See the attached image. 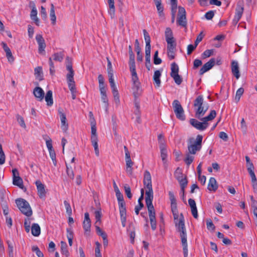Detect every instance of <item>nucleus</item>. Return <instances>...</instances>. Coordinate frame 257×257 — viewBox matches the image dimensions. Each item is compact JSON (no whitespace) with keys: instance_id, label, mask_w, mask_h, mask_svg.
<instances>
[{"instance_id":"obj_1","label":"nucleus","mask_w":257,"mask_h":257,"mask_svg":"<svg viewBox=\"0 0 257 257\" xmlns=\"http://www.w3.org/2000/svg\"><path fill=\"white\" fill-rule=\"evenodd\" d=\"M146 204L147 205L151 228L153 230L157 228L156 213L152 203L154 198L151 176L148 171H146Z\"/></svg>"},{"instance_id":"obj_2","label":"nucleus","mask_w":257,"mask_h":257,"mask_svg":"<svg viewBox=\"0 0 257 257\" xmlns=\"http://www.w3.org/2000/svg\"><path fill=\"white\" fill-rule=\"evenodd\" d=\"M176 227L177 231L180 233V235L183 246L184 257H187L188 245L187 241V233L185 226L184 216L182 214L179 222H176Z\"/></svg>"},{"instance_id":"obj_3","label":"nucleus","mask_w":257,"mask_h":257,"mask_svg":"<svg viewBox=\"0 0 257 257\" xmlns=\"http://www.w3.org/2000/svg\"><path fill=\"white\" fill-rule=\"evenodd\" d=\"M129 65L130 71L132 72V81L133 86L132 87L134 95L136 97L141 92L140 88V83L138 81V78L136 71V65L135 62V55H130Z\"/></svg>"},{"instance_id":"obj_4","label":"nucleus","mask_w":257,"mask_h":257,"mask_svg":"<svg viewBox=\"0 0 257 257\" xmlns=\"http://www.w3.org/2000/svg\"><path fill=\"white\" fill-rule=\"evenodd\" d=\"M194 106L195 110V117L200 118L203 116L208 109V104L204 103L203 96L199 95L196 97L194 101Z\"/></svg>"},{"instance_id":"obj_5","label":"nucleus","mask_w":257,"mask_h":257,"mask_svg":"<svg viewBox=\"0 0 257 257\" xmlns=\"http://www.w3.org/2000/svg\"><path fill=\"white\" fill-rule=\"evenodd\" d=\"M99 88L101 94V99L104 103V107L107 111L108 107V99L106 95V88L104 84V79L102 75L99 74L98 76Z\"/></svg>"},{"instance_id":"obj_6","label":"nucleus","mask_w":257,"mask_h":257,"mask_svg":"<svg viewBox=\"0 0 257 257\" xmlns=\"http://www.w3.org/2000/svg\"><path fill=\"white\" fill-rule=\"evenodd\" d=\"M15 202L17 207L23 214L27 217H30L32 215L33 211L28 201L23 198H18L16 200Z\"/></svg>"},{"instance_id":"obj_7","label":"nucleus","mask_w":257,"mask_h":257,"mask_svg":"<svg viewBox=\"0 0 257 257\" xmlns=\"http://www.w3.org/2000/svg\"><path fill=\"white\" fill-rule=\"evenodd\" d=\"M203 137L200 135L197 136L196 140L192 143L191 140L193 139H190V144L188 146V151L190 154L194 155L197 152L200 151L202 148V142Z\"/></svg>"},{"instance_id":"obj_8","label":"nucleus","mask_w":257,"mask_h":257,"mask_svg":"<svg viewBox=\"0 0 257 257\" xmlns=\"http://www.w3.org/2000/svg\"><path fill=\"white\" fill-rule=\"evenodd\" d=\"M158 141L159 145V148L161 153V157L163 162V164L165 168L167 166V158L168 156L167 146L165 143V140L162 135H159L158 136Z\"/></svg>"},{"instance_id":"obj_9","label":"nucleus","mask_w":257,"mask_h":257,"mask_svg":"<svg viewBox=\"0 0 257 257\" xmlns=\"http://www.w3.org/2000/svg\"><path fill=\"white\" fill-rule=\"evenodd\" d=\"M172 106L176 117L181 120H184L185 119L184 111L179 101L174 100L172 102Z\"/></svg>"},{"instance_id":"obj_10","label":"nucleus","mask_w":257,"mask_h":257,"mask_svg":"<svg viewBox=\"0 0 257 257\" xmlns=\"http://www.w3.org/2000/svg\"><path fill=\"white\" fill-rule=\"evenodd\" d=\"M244 11V1L239 0L236 5L235 14L233 20L234 24H237L242 17Z\"/></svg>"},{"instance_id":"obj_11","label":"nucleus","mask_w":257,"mask_h":257,"mask_svg":"<svg viewBox=\"0 0 257 257\" xmlns=\"http://www.w3.org/2000/svg\"><path fill=\"white\" fill-rule=\"evenodd\" d=\"M91 142L94 148L95 153L96 156H99V151L98 145V138L96 134V127L95 124L91 126Z\"/></svg>"},{"instance_id":"obj_12","label":"nucleus","mask_w":257,"mask_h":257,"mask_svg":"<svg viewBox=\"0 0 257 257\" xmlns=\"http://www.w3.org/2000/svg\"><path fill=\"white\" fill-rule=\"evenodd\" d=\"M178 15L177 19V23L178 25L183 27H186L187 26L186 13L184 8L182 7H178Z\"/></svg>"},{"instance_id":"obj_13","label":"nucleus","mask_w":257,"mask_h":257,"mask_svg":"<svg viewBox=\"0 0 257 257\" xmlns=\"http://www.w3.org/2000/svg\"><path fill=\"white\" fill-rule=\"evenodd\" d=\"M190 123L193 126L199 131H204L208 126V122L205 121L200 122L194 118L190 119Z\"/></svg>"},{"instance_id":"obj_14","label":"nucleus","mask_w":257,"mask_h":257,"mask_svg":"<svg viewBox=\"0 0 257 257\" xmlns=\"http://www.w3.org/2000/svg\"><path fill=\"white\" fill-rule=\"evenodd\" d=\"M215 63V59L214 58H211L210 60L204 64L201 67L199 71V74L203 75L204 73L211 69Z\"/></svg>"},{"instance_id":"obj_15","label":"nucleus","mask_w":257,"mask_h":257,"mask_svg":"<svg viewBox=\"0 0 257 257\" xmlns=\"http://www.w3.org/2000/svg\"><path fill=\"white\" fill-rule=\"evenodd\" d=\"M58 112L61 122V128L64 132H66L68 128V124L66 122V115L63 112V110L61 108L58 109Z\"/></svg>"},{"instance_id":"obj_16","label":"nucleus","mask_w":257,"mask_h":257,"mask_svg":"<svg viewBox=\"0 0 257 257\" xmlns=\"http://www.w3.org/2000/svg\"><path fill=\"white\" fill-rule=\"evenodd\" d=\"M38 190V194L40 198H43L46 196V191L45 185L40 180H37L35 182Z\"/></svg>"},{"instance_id":"obj_17","label":"nucleus","mask_w":257,"mask_h":257,"mask_svg":"<svg viewBox=\"0 0 257 257\" xmlns=\"http://www.w3.org/2000/svg\"><path fill=\"white\" fill-rule=\"evenodd\" d=\"M151 40L148 33L146 32V60L150 62L151 53Z\"/></svg>"},{"instance_id":"obj_18","label":"nucleus","mask_w":257,"mask_h":257,"mask_svg":"<svg viewBox=\"0 0 257 257\" xmlns=\"http://www.w3.org/2000/svg\"><path fill=\"white\" fill-rule=\"evenodd\" d=\"M231 72L234 77L238 79L240 77L239 65L237 61L233 60L231 64Z\"/></svg>"},{"instance_id":"obj_19","label":"nucleus","mask_w":257,"mask_h":257,"mask_svg":"<svg viewBox=\"0 0 257 257\" xmlns=\"http://www.w3.org/2000/svg\"><path fill=\"white\" fill-rule=\"evenodd\" d=\"M141 195L138 199V205L136 206L135 210V213L137 215L139 214L140 211L143 208L144 204L142 202V200L144 199V188H142L141 190Z\"/></svg>"},{"instance_id":"obj_20","label":"nucleus","mask_w":257,"mask_h":257,"mask_svg":"<svg viewBox=\"0 0 257 257\" xmlns=\"http://www.w3.org/2000/svg\"><path fill=\"white\" fill-rule=\"evenodd\" d=\"M153 1L154 2V3L156 7L159 16L160 18H164L165 17V14L164 13V7L162 4V1L161 0H153Z\"/></svg>"},{"instance_id":"obj_21","label":"nucleus","mask_w":257,"mask_h":257,"mask_svg":"<svg viewBox=\"0 0 257 257\" xmlns=\"http://www.w3.org/2000/svg\"><path fill=\"white\" fill-rule=\"evenodd\" d=\"M13 183L14 185L18 186L20 188L22 189L24 192H26L27 188L23 185V181L20 176L13 178Z\"/></svg>"},{"instance_id":"obj_22","label":"nucleus","mask_w":257,"mask_h":257,"mask_svg":"<svg viewBox=\"0 0 257 257\" xmlns=\"http://www.w3.org/2000/svg\"><path fill=\"white\" fill-rule=\"evenodd\" d=\"M171 210L175 220V223L176 224V222H178L181 217V216H179L178 215V212L177 207V202L171 203ZM181 214L183 215L182 213L180 214V215H181Z\"/></svg>"},{"instance_id":"obj_23","label":"nucleus","mask_w":257,"mask_h":257,"mask_svg":"<svg viewBox=\"0 0 257 257\" xmlns=\"http://www.w3.org/2000/svg\"><path fill=\"white\" fill-rule=\"evenodd\" d=\"M33 94L39 101L42 100L44 97V91L40 87H36L34 88L33 90Z\"/></svg>"},{"instance_id":"obj_24","label":"nucleus","mask_w":257,"mask_h":257,"mask_svg":"<svg viewBox=\"0 0 257 257\" xmlns=\"http://www.w3.org/2000/svg\"><path fill=\"white\" fill-rule=\"evenodd\" d=\"M161 72L160 70H158L155 71L153 76V80L155 87L159 88L161 86Z\"/></svg>"},{"instance_id":"obj_25","label":"nucleus","mask_w":257,"mask_h":257,"mask_svg":"<svg viewBox=\"0 0 257 257\" xmlns=\"http://www.w3.org/2000/svg\"><path fill=\"white\" fill-rule=\"evenodd\" d=\"M210 191H215L218 188V185L216 179L214 177H211L209 179L207 187Z\"/></svg>"},{"instance_id":"obj_26","label":"nucleus","mask_w":257,"mask_h":257,"mask_svg":"<svg viewBox=\"0 0 257 257\" xmlns=\"http://www.w3.org/2000/svg\"><path fill=\"white\" fill-rule=\"evenodd\" d=\"M31 232L33 235L38 236L41 233V228L37 223H33L31 227Z\"/></svg>"},{"instance_id":"obj_27","label":"nucleus","mask_w":257,"mask_h":257,"mask_svg":"<svg viewBox=\"0 0 257 257\" xmlns=\"http://www.w3.org/2000/svg\"><path fill=\"white\" fill-rule=\"evenodd\" d=\"M110 87L112 89V94L113 95L114 100L115 103L118 104L119 103L120 101H119V93H118L117 87H116L115 84L113 86H112V85Z\"/></svg>"},{"instance_id":"obj_28","label":"nucleus","mask_w":257,"mask_h":257,"mask_svg":"<svg viewBox=\"0 0 257 257\" xmlns=\"http://www.w3.org/2000/svg\"><path fill=\"white\" fill-rule=\"evenodd\" d=\"M61 253L66 257L69 256V252L67 249V244L66 242L63 241H61Z\"/></svg>"},{"instance_id":"obj_29","label":"nucleus","mask_w":257,"mask_h":257,"mask_svg":"<svg viewBox=\"0 0 257 257\" xmlns=\"http://www.w3.org/2000/svg\"><path fill=\"white\" fill-rule=\"evenodd\" d=\"M45 99L47 102V105L52 106L53 105V100L52 98V91L51 90H49L47 92Z\"/></svg>"},{"instance_id":"obj_30","label":"nucleus","mask_w":257,"mask_h":257,"mask_svg":"<svg viewBox=\"0 0 257 257\" xmlns=\"http://www.w3.org/2000/svg\"><path fill=\"white\" fill-rule=\"evenodd\" d=\"M35 75L37 79H39V81H41L43 79V75L42 72V68L41 67H37L34 69Z\"/></svg>"},{"instance_id":"obj_31","label":"nucleus","mask_w":257,"mask_h":257,"mask_svg":"<svg viewBox=\"0 0 257 257\" xmlns=\"http://www.w3.org/2000/svg\"><path fill=\"white\" fill-rule=\"evenodd\" d=\"M216 115V112L215 110H212L210 111V112L208 115L201 118V120L202 121H205L206 122H207V121H208L213 120L215 117Z\"/></svg>"},{"instance_id":"obj_32","label":"nucleus","mask_w":257,"mask_h":257,"mask_svg":"<svg viewBox=\"0 0 257 257\" xmlns=\"http://www.w3.org/2000/svg\"><path fill=\"white\" fill-rule=\"evenodd\" d=\"M165 39L166 41H172L175 39L173 36V33L170 28H167L165 30Z\"/></svg>"},{"instance_id":"obj_33","label":"nucleus","mask_w":257,"mask_h":257,"mask_svg":"<svg viewBox=\"0 0 257 257\" xmlns=\"http://www.w3.org/2000/svg\"><path fill=\"white\" fill-rule=\"evenodd\" d=\"M50 17L52 21V24L54 25L56 23V17L55 14V7L53 4L51 5Z\"/></svg>"},{"instance_id":"obj_34","label":"nucleus","mask_w":257,"mask_h":257,"mask_svg":"<svg viewBox=\"0 0 257 257\" xmlns=\"http://www.w3.org/2000/svg\"><path fill=\"white\" fill-rule=\"evenodd\" d=\"M171 72L170 73L171 76L178 74L179 73V67L175 62L172 63L171 66Z\"/></svg>"},{"instance_id":"obj_35","label":"nucleus","mask_w":257,"mask_h":257,"mask_svg":"<svg viewBox=\"0 0 257 257\" xmlns=\"http://www.w3.org/2000/svg\"><path fill=\"white\" fill-rule=\"evenodd\" d=\"M178 182L180 183L181 186V190L182 192V193H184L185 188L187 185L188 181L186 178V177L185 176L184 178H183L181 180H179Z\"/></svg>"},{"instance_id":"obj_36","label":"nucleus","mask_w":257,"mask_h":257,"mask_svg":"<svg viewBox=\"0 0 257 257\" xmlns=\"http://www.w3.org/2000/svg\"><path fill=\"white\" fill-rule=\"evenodd\" d=\"M64 57V54L62 52L55 53L53 55V59L56 61L62 62Z\"/></svg>"},{"instance_id":"obj_37","label":"nucleus","mask_w":257,"mask_h":257,"mask_svg":"<svg viewBox=\"0 0 257 257\" xmlns=\"http://www.w3.org/2000/svg\"><path fill=\"white\" fill-rule=\"evenodd\" d=\"M126 162V171L130 174H132V166L134 164L133 162L131 160V159L125 160Z\"/></svg>"},{"instance_id":"obj_38","label":"nucleus","mask_w":257,"mask_h":257,"mask_svg":"<svg viewBox=\"0 0 257 257\" xmlns=\"http://www.w3.org/2000/svg\"><path fill=\"white\" fill-rule=\"evenodd\" d=\"M119 213L122 225L123 226H124L126 222V209L119 210Z\"/></svg>"},{"instance_id":"obj_39","label":"nucleus","mask_w":257,"mask_h":257,"mask_svg":"<svg viewBox=\"0 0 257 257\" xmlns=\"http://www.w3.org/2000/svg\"><path fill=\"white\" fill-rule=\"evenodd\" d=\"M95 218L96 219V221L95 222V224H100L101 222V210H95L94 212Z\"/></svg>"},{"instance_id":"obj_40","label":"nucleus","mask_w":257,"mask_h":257,"mask_svg":"<svg viewBox=\"0 0 257 257\" xmlns=\"http://www.w3.org/2000/svg\"><path fill=\"white\" fill-rule=\"evenodd\" d=\"M167 43V50H175L176 47V43L175 40H172V41H166Z\"/></svg>"},{"instance_id":"obj_41","label":"nucleus","mask_w":257,"mask_h":257,"mask_svg":"<svg viewBox=\"0 0 257 257\" xmlns=\"http://www.w3.org/2000/svg\"><path fill=\"white\" fill-rule=\"evenodd\" d=\"M100 224H95V228H96V233L99 235L101 236L102 238L103 237L107 235L106 233L103 230H101V229L99 227V225Z\"/></svg>"},{"instance_id":"obj_42","label":"nucleus","mask_w":257,"mask_h":257,"mask_svg":"<svg viewBox=\"0 0 257 257\" xmlns=\"http://www.w3.org/2000/svg\"><path fill=\"white\" fill-rule=\"evenodd\" d=\"M32 250L35 252L38 257H44L43 252L40 250L37 245H34L32 247Z\"/></svg>"},{"instance_id":"obj_43","label":"nucleus","mask_w":257,"mask_h":257,"mask_svg":"<svg viewBox=\"0 0 257 257\" xmlns=\"http://www.w3.org/2000/svg\"><path fill=\"white\" fill-rule=\"evenodd\" d=\"M91 221H83V228L85 231V233L90 231Z\"/></svg>"},{"instance_id":"obj_44","label":"nucleus","mask_w":257,"mask_h":257,"mask_svg":"<svg viewBox=\"0 0 257 257\" xmlns=\"http://www.w3.org/2000/svg\"><path fill=\"white\" fill-rule=\"evenodd\" d=\"M243 92L244 89L242 87L239 88L236 91L235 99L237 102H238L240 100V98L242 94L243 93Z\"/></svg>"},{"instance_id":"obj_45","label":"nucleus","mask_w":257,"mask_h":257,"mask_svg":"<svg viewBox=\"0 0 257 257\" xmlns=\"http://www.w3.org/2000/svg\"><path fill=\"white\" fill-rule=\"evenodd\" d=\"M67 83L71 92H76V87L74 79L72 80V81L67 80Z\"/></svg>"},{"instance_id":"obj_46","label":"nucleus","mask_w":257,"mask_h":257,"mask_svg":"<svg viewBox=\"0 0 257 257\" xmlns=\"http://www.w3.org/2000/svg\"><path fill=\"white\" fill-rule=\"evenodd\" d=\"M16 118L17 121L19 122L21 126H22L23 128H26V126L25 123L24 118L19 114H17L16 115Z\"/></svg>"},{"instance_id":"obj_47","label":"nucleus","mask_w":257,"mask_h":257,"mask_svg":"<svg viewBox=\"0 0 257 257\" xmlns=\"http://www.w3.org/2000/svg\"><path fill=\"white\" fill-rule=\"evenodd\" d=\"M108 5H109L108 13L111 16V17L113 18L114 17V14H115L114 3L108 4Z\"/></svg>"},{"instance_id":"obj_48","label":"nucleus","mask_w":257,"mask_h":257,"mask_svg":"<svg viewBox=\"0 0 257 257\" xmlns=\"http://www.w3.org/2000/svg\"><path fill=\"white\" fill-rule=\"evenodd\" d=\"M8 245V251L9 257H14L13 246L12 242L10 240L7 241Z\"/></svg>"},{"instance_id":"obj_49","label":"nucleus","mask_w":257,"mask_h":257,"mask_svg":"<svg viewBox=\"0 0 257 257\" xmlns=\"http://www.w3.org/2000/svg\"><path fill=\"white\" fill-rule=\"evenodd\" d=\"M124 190L125 193L127 197L129 199H131L132 197V194L131 193V190L130 187L128 185L125 184L124 186Z\"/></svg>"},{"instance_id":"obj_50","label":"nucleus","mask_w":257,"mask_h":257,"mask_svg":"<svg viewBox=\"0 0 257 257\" xmlns=\"http://www.w3.org/2000/svg\"><path fill=\"white\" fill-rule=\"evenodd\" d=\"M64 204L66 210V213L69 216H71L72 215V209L70 204L65 200L64 201Z\"/></svg>"},{"instance_id":"obj_51","label":"nucleus","mask_w":257,"mask_h":257,"mask_svg":"<svg viewBox=\"0 0 257 257\" xmlns=\"http://www.w3.org/2000/svg\"><path fill=\"white\" fill-rule=\"evenodd\" d=\"M5 162V155L3 151L2 146L0 144V165H3Z\"/></svg>"},{"instance_id":"obj_52","label":"nucleus","mask_w":257,"mask_h":257,"mask_svg":"<svg viewBox=\"0 0 257 257\" xmlns=\"http://www.w3.org/2000/svg\"><path fill=\"white\" fill-rule=\"evenodd\" d=\"M171 77H172L173 78L175 82L177 85H180L181 84V83L182 82V79L181 77L180 76V75H179V74L174 75V76H171Z\"/></svg>"},{"instance_id":"obj_53","label":"nucleus","mask_w":257,"mask_h":257,"mask_svg":"<svg viewBox=\"0 0 257 257\" xmlns=\"http://www.w3.org/2000/svg\"><path fill=\"white\" fill-rule=\"evenodd\" d=\"M162 62V60L160 58L158 57V51H157L155 52L154 56V63L156 65H158L161 64Z\"/></svg>"},{"instance_id":"obj_54","label":"nucleus","mask_w":257,"mask_h":257,"mask_svg":"<svg viewBox=\"0 0 257 257\" xmlns=\"http://www.w3.org/2000/svg\"><path fill=\"white\" fill-rule=\"evenodd\" d=\"M50 156L52 160L53 164L55 166L57 165V161L56 158V154L54 150H51L49 151Z\"/></svg>"},{"instance_id":"obj_55","label":"nucleus","mask_w":257,"mask_h":257,"mask_svg":"<svg viewBox=\"0 0 257 257\" xmlns=\"http://www.w3.org/2000/svg\"><path fill=\"white\" fill-rule=\"evenodd\" d=\"M175 177L176 178V179L179 181L182 179L183 178H184L185 176H183V174L182 172H181L179 168L177 169V170L175 172Z\"/></svg>"},{"instance_id":"obj_56","label":"nucleus","mask_w":257,"mask_h":257,"mask_svg":"<svg viewBox=\"0 0 257 257\" xmlns=\"http://www.w3.org/2000/svg\"><path fill=\"white\" fill-rule=\"evenodd\" d=\"M194 157L192 156H190L189 155H187L184 161L185 163L187 165V166H189L193 161Z\"/></svg>"},{"instance_id":"obj_57","label":"nucleus","mask_w":257,"mask_h":257,"mask_svg":"<svg viewBox=\"0 0 257 257\" xmlns=\"http://www.w3.org/2000/svg\"><path fill=\"white\" fill-rule=\"evenodd\" d=\"M212 50H206L202 54V57L203 58H206L210 57L213 54Z\"/></svg>"},{"instance_id":"obj_58","label":"nucleus","mask_w":257,"mask_h":257,"mask_svg":"<svg viewBox=\"0 0 257 257\" xmlns=\"http://www.w3.org/2000/svg\"><path fill=\"white\" fill-rule=\"evenodd\" d=\"M40 14L42 19L44 20H46L47 19V15L46 9L43 6H41V7Z\"/></svg>"},{"instance_id":"obj_59","label":"nucleus","mask_w":257,"mask_h":257,"mask_svg":"<svg viewBox=\"0 0 257 257\" xmlns=\"http://www.w3.org/2000/svg\"><path fill=\"white\" fill-rule=\"evenodd\" d=\"M39 48H38V52L40 54H43V52H45V49L46 48V44L45 42H42V43L38 44Z\"/></svg>"},{"instance_id":"obj_60","label":"nucleus","mask_w":257,"mask_h":257,"mask_svg":"<svg viewBox=\"0 0 257 257\" xmlns=\"http://www.w3.org/2000/svg\"><path fill=\"white\" fill-rule=\"evenodd\" d=\"M240 128H241V130L242 131V132L244 134H245L246 132L247 126L245 124L244 119L243 118H242L241 122H240Z\"/></svg>"},{"instance_id":"obj_61","label":"nucleus","mask_w":257,"mask_h":257,"mask_svg":"<svg viewBox=\"0 0 257 257\" xmlns=\"http://www.w3.org/2000/svg\"><path fill=\"white\" fill-rule=\"evenodd\" d=\"M214 16V13L213 11H209L205 14V18L208 20H211Z\"/></svg>"},{"instance_id":"obj_62","label":"nucleus","mask_w":257,"mask_h":257,"mask_svg":"<svg viewBox=\"0 0 257 257\" xmlns=\"http://www.w3.org/2000/svg\"><path fill=\"white\" fill-rule=\"evenodd\" d=\"M206 225L208 230H214L215 229V226L211 220H207Z\"/></svg>"},{"instance_id":"obj_63","label":"nucleus","mask_w":257,"mask_h":257,"mask_svg":"<svg viewBox=\"0 0 257 257\" xmlns=\"http://www.w3.org/2000/svg\"><path fill=\"white\" fill-rule=\"evenodd\" d=\"M197 46L194 45L190 44L187 47V54L190 55L195 49Z\"/></svg>"},{"instance_id":"obj_64","label":"nucleus","mask_w":257,"mask_h":257,"mask_svg":"<svg viewBox=\"0 0 257 257\" xmlns=\"http://www.w3.org/2000/svg\"><path fill=\"white\" fill-rule=\"evenodd\" d=\"M175 50H167V55L170 60H172L175 58Z\"/></svg>"}]
</instances>
